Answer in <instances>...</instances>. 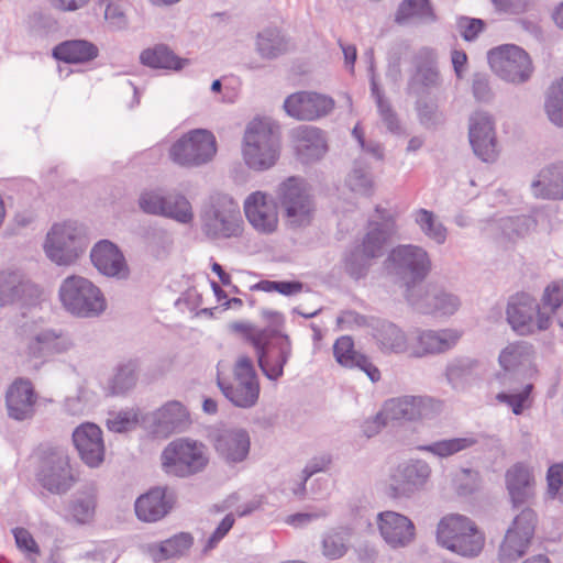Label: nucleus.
<instances>
[{
  "instance_id": "f257e3e1",
  "label": "nucleus",
  "mask_w": 563,
  "mask_h": 563,
  "mask_svg": "<svg viewBox=\"0 0 563 563\" xmlns=\"http://www.w3.org/2000/svg\"><path fill=\"white\" fill-rule=\"evenodd\" d=\"M243 158L254 170L272 168L280 156V137L277 129L266 120L251 121L244 132Z\"/></svg>"
},
{
  "instance_id": "f03ea898",
  "label": "nucleus",
  "mask_w": 563,
  "mask_h": 563,
  "mask_svg": "<svg viewBox=\"0 0 563 563\" xmlns=\"http://www.w3.org/2000/svg\"><path fill=\"white\" fill-rule=\"evenodd\" d=\"M439 544L462 556H477L484 547L485 538L476 525L467 517L452 514L444 516L437 528Z\"/></svg>"
},
{
  "instance_id": "7ed1b4c3",
  "label": "nucleus",
  "mask_w": 563,
  "mask_h": 563,
  "mask_svg": "<svg viewBox=\"0 0 563 563\" xmlns=\"http://www.w3.org/2000/svg\"><path fill=\"white\" fill-rule=\"evenodd\" d=\"M277 199L288 228L296 230L312 223L317 206L302 178L292 176L284 180L278 186Z\"/></svg>"
},
{
  "instance_id": "20e7f679",
  "label": "nucleus",
  "mask_w": 563,
  "mask_h": 563,
  "mask_svg": "<svg viewBox=\"0 0 563 563\" xmlns=\"http://www.w3.org/2000/svg\"><path fill=\"white\" fill-rule=\"evenodd\" d=\"M58 295L65 310L78 318L99 317L107 308L99 287L82 276L66 277L59 286Z\"/></svg>"
},
{
  "instance_id": "39448f33",
  "label": "nucleus",
  "mask_w": 563,
  "mask_h": 563,
  "mask_svg": "<svg viewBox=\"0 0 563 563\" xmlns=\"http://www.w3.org/2000/svg\"><path fill=\"white\" fill-rule=\"evenodd\" d=\"M16 333L25 343L27 354L34 358L66 353L74 346L68 333L44 328L41 319L27 318L24 314Z\"/></svg>"
},
{
  "instance_id": "423d86ee",
  "label": "nucleus",
  "mask_w": 563,
  "mask_h": 563,
  "mask_svg": "<svg viewBox=\"0 0 563 563\" xmlns=\"http://www.w3.org/2000/svg\"><path fill=\"white\" fill-rule=\"evenodd\" d=\"M168 475L187 478L205 471L209 463L206 446L198 441L181 438L166 445L161 456Z\"/></svg>"
},
{
  "instance_id": "0eeeda50",
  "label": "nucleus",
  "mask_w": 563,
  "mask_h": 563,
  "mask_svg": "<svg viewBox=\"0 0 563 563\" xmlns=\"http://www.w3.org/2000/svg\"><path fill=\"white\" fill-rule=\"evenodd\" d=\"M35 478L42 488L53 495H65L76 483L69 456L62 448L40 450Z\"/></svg>"
},
{
  "instance_id": "6e6552de",
  "label": "nucleus",
  "mask_w": 563,
  "mask_h": 563,
  "mask_svg": "<svg viewBox=\"0 0 563 563\" xmlns=\"http://www.w3.org/2000/svg\"><path fill=\"white\" fill-rule=\"evenodd\" d=\"M218 387L223 396L235 407L252 408L260 397V382L253 360L240 355L232 367V379L218 376Z\"/></svg>"
},
{
  "instance_id": "1a4fd4ad",
  "label": "nucleus",
  "mask_w": 563,
  "mask_h": 563,
  "mask_svg": "<svg viewBox=\"0 0 563 563\" xmlns=\"http://www.w3.org/2000/svg\"><path fill=\"white\" fill-rule=\"evenodd\" d=\"M87 238L75 222L55 223L46 234L44 251L57 265L75 263L86 251Z\"/></svg>"
},
{
  "instance_id": "9d476101",
  "label": "nucleus",
  "mask_w": 563,
  "mask_h": 563,
  "mask_svg": "<svg viewBox=\"0 0 563 563\" xmlns=\"http://www.w3.org/2000/svg\"><path fill=\"white\" fill-rule=\"evenodd\" d=\"M388 269L404 286L406 297L412 295L411 287L421 283L431 269V261L426 250L417 245H398L387 257Z\"/></svg>"
},
{
  "instance_id": "9b49d317",
  "label": "nucleus",
  "mask_w": 563,
  "mask_h": 563,
  "mask_svg": "<svg viewBox=\"0 0 563 563\" xmlns=\"http://www.w3.org/2000/svg\"><path fill=\"white\" fill-rule=\"evenodd\" d=\"M506 320L519 335L545 331L551 325V316L542 311L537 299L527 292H517L509 297Z\"/></svg>"
},
{
  "instance_id": "f8f14e48",
  "label": "nucleus",
  "mask_w": 563,
  "mask_h": 563,
  "mask_svg": "<svg viewBox=\"0 0 563 563\" xmlns=\"http://www.w3.org/2000/svg\"><path fill=\"white\" fill-rule=\"evenodd\" d=\"M253 347L262 373L269 380L277 382L284 375V367L292 354L290 338L269 329L263 339L260 336L253 340Z\"/></svg>"
},
{
  "instance_id": "ddd939ff",
  "label": "nucleus",
  "mask_w": 563,
  "mask_h": 563,
  "mask_svg": "<svg viewBox=\"0 0 563 563\" xmlns=\"http://www.w3.org/2000/svg\"><path fill=\"white\" fill-rule=\"evenodd\" d=\"M242 219L238 203L227 195L211 198L202 213V230L209 238H232L242 232Z\"/></svg>"
},
{
  "instance_id": "4468645a",
  "label": "nucleus",
  "mask_w": 563,
  "mask_h": 563,
  "mask_svg": "<svg viewBox=\"0 0 563 563\" xmlns=\"http://www.w3.org/2000/svg\"><path fill=\"white\" fill-rule=\"evenodd\" d=\"M217 153L214 135L205 129L191 130L169 148L170 159L184 167H197L209 163Z\"/></svg>"
},
{
  "instance_id": "2eb2a0df",
  "label": "nucleus",
  "mask_w": 563,
  "mask_h": 563,
  "mask_svg": "<svg viewBox=\"0 0 563 563\" xmlns=\"http://www.w3.org/2000/svg\"><path fill=\"white\" fill-rule=\"evenodd\" d=\"M432 470L428 462L411 459L399 464L389 475L386 495L391 499H408L426 489Z\"/></svg>"
},
{
  "instance_id": "dca6fc26",
  "label": "nucleus",
  "mask_w": 563,
  "mask_h": 563,
  "mask_svg": "<svg viewBox=\"0 0 563 563\" xmlns=\"http://www.w3.org/2000/svg\"><path fill=\"white\" fill-rule=\"evenodd\" d=\"M488 62L498 77L511 84L527 82L533 73L530 56L517 45L508 44L490 49Z\"/></svg>"
},
{
  "instance_id": "f3484780",
  "label": "nucleus",
  "mask_w": 563,
  "mask_h": 563,
  "mask_svg": "<svg viewBox=\"0 0 563 563\" xmlns=\"http://www.w3.org/2000/svg\"><path fill=\"white\" fill-rule=\"evenodd\" d=\"M334 108V100L314 91H299L284 101L286 113L301 121H313L328 115Z\"/></svg>"
},
{
  "instance_id": "a211bd4d",
  "label": "nucleus",
  "mask_w": 563,
  "mask_h": 563,
  "mask_svg": "<svg viewBox=\"0 0 563 563\" xmlns=\"http://www.w3.org/2000/svg\"><path fill=\"white\" fill-rule=\"evenodd\" d=\"M212 442L219 457L230 465L243 462L250 453V434L243 428L218 429Z\"/></svg>"
},
{
  "instance_id": "6ab92c4d",
  "label": "nucleus",
  "mask_w": 563,
  "mask_h": 563,
  "mask_svg": "<svg viewBox=\"0 0 563 563\" xmlns=\"http://www.w3.org/2000/svg\"><path fill=\"white\" fill-rule=\"evenodd\" d=\"M468 137L477 157L483 162H494L496 159V135L493 119L488 113L478 111L471 115Z\"/></svg>"
},
{
  "instance_id": "aec40b11",
  "label": "nucleus",
  "mask_w": 563,
  "mask_h": 563,
  "mask_svg": "<svg viewBox=\"0 0 563 563\" xmlns=\"http://www.w3.org/2000/svg\"><path fill=\"white\" fill-rule=\"evenodd\" d=\"M375 210L379 220L368 222L367 232L357 246L376 261L384 255L388 241L397 233V225L394 216L379 206Z\"/></svg>"
},
{
  "instance_id": "412c9836",
  "label": "nucleus",
  "mask_w": 563,
  "mask_h": 563,
  "mask_svg": "<svg viewBox=\"0 0 563 563\" xmlns=\"http://www.w3.org/2000/svg\"><path fill=\"white\" fill-rule=\"evenodd\" d=\"M175 501L173 490L167 487H153L135 500V515L143 522H156L170 512Z\"/></svg>"
},
{
  "instance_id": "4be33fe9",
  "label": "nucleus",
  "mask_w": 563,
  "mask_h": 563,
  "mask_svg": "<svg viewBox=\"0 0 563 563\" xmlns=\"http://www.w3.org/2000/svg\"><path fill=\"white\" fill-rule=\"evenodd\" d=\"M37 396L30 379L16 378L7 389L8 416L16 421L31 419L35 413Z\"/></svg>"
},
{
  "instance_id": "5701e85b",
  "label": "nucleus",
  "mask_w": 563,
  "mask_h": 563,
  "mask_svg": "<svg viewBox=\"0 0 563 563\" xmlns=\"http://www.w3.org/2000/svg\"><path fill=\"white\" fill-rule=\"evenodd\" d=\"M73 442L80 459L90 467H97L104 459V444L101 429L90 422L77 427L73 432Z\"/></svg>"
},
{
  "instance_id": "b1692460",
  "label": "nucleus",
  "mask_w": 563,
  "mask_h": 563,
  "mask_svg": "<svg viewBox=\"0 0 563 563\" xmlns=\"http://www.w3.org/2000/svg\"><path fill=\"white\" fill-rule=\"evenodd\" d=\"M377 519L379 532L391 548H405L415 540V525L405 515L396 511H384L377 515Z\"/></svg>"
},
{
  "instance_id": "393cba45",
  "label": "nucleus",
  "mask_w": 563,
  "mask_h": 563,
  "mask_svg": "<svg viewBox=\"0 0 563 563\" xmlns=\"http://www.w3.org/2000/svg\"><path fill=\"white\" fill-rule=\"evenodd\" d=\"M244 212L249 222L260 232L272 233L278 224L276 205L266 194L256 191L244 201Z\"/></svg>"
},
{
  "instance_id": "a878e982",
  "label": "nucleus",
  "mask_w": 563,
  "mask_h": 563,
  "mask_svg": "<svg viewBox=\"0 0 563 563\" xmlns=\"http://www.w3.org/2000/svg\"><path fill=\"white\" fill-rule=\"evenodd\" d=\"M298 159L303 164L321 159L328 152L325 134L317 126L301 125L292 131Z\"/></svg>"
},
{
  "instance_id": "bb28decb",
  "label": "nucleus",
  "mask_w": 563,
  "mask_h": 563,
  "mask_svg": "<svg viewBox=\"0 0 563 563\" xmlns=\"http://www.w3.org/2000/svg\"><path fill=\"white\" fill-rule=\"evenodd\" d=\"M90 258L93 266L104 276L125 278L129 269L123 254L108 240H101L92 247Z\"/></svg>"
},
{
  "instance_id": "cd10ccee",
  "label": "nucleus",
  "mask_w": 563,
  "mask_h": 563,
  "mask_svg": "<svg viewBox=\"0 0 563 563\" xmlns=\"http://www.w3.org/2000/svg\"><path fill=\"white\" fill-rule=\"evenodd\" d=\"M371 335L383 354H402L409 350L407 334L391 321L373 319Z\"/></svg>"
},
{
  "instance_id": "c85d7f7f",
  "label": "nucleus",
  "mask_w": 563,
  "mask_h": 563,
  "mask_svg": "<svg viewBox=\"0 0 563 563\" xmlns=\"http://www.w3.org/2000/svg\"><path fill=\"white\" fill-rule=\"evenodd\" d=\"M536 350L533 345L526 341H518L508 344L499 354V364L504 369V374L498 377L506 379L508 374L523 373L533 371V360Z\"/></svg>"
},
{
  "instance_id": "c756f323",
  "label": "nucleus",
  "mask_w": 563,
  "mask_h": 563,
  "mask_svg": "<svg viewBox=\"0 0 563 563\" xmlns=\"http://www.w3.org/2000/svg\"><path fill=\"white\" fill-rule=\"evenodd\" d=\"M459 339L460 334L457 331L451 329L419 331L410 355L420 358L427 355L444 353L451 350Z\"/></svg>"
},
{
  "instance_id": "7c9ffc66",
  "label": "nucleus",
  "mask_w": 563,
  "mask_h": 563,
  "mask_svg": "<svg viewBox=\"0 0 563 563\" xmlns=\"http://www.w3.org/2000/svg\"><path fill=\"white\" fill-rule=\"evenodd\" d=\"M506 486L514 508L529 505L534 496V482L530 470L521 464H515L506 473Z\"/></svg>"
},
{
  "instance_id": "2f4dec72",
  "label": "nucleus",
  "mask_w": 563,
  "mask_h": 563,
  "mask_svg": "<svg viewBox=\"0 0 563 563\" xmlns=\"http://www.w3.org/2000/svg\"><path fill=\"white\" fill-rule=\"evenodd\" d=\"M333 354L338 363L350 368H360L368 378L375 383L380 379L379 369L371 362V360L354 350V342L351 336L339 338L333 345Z\"/></svg>"
},
{
  "instance_id": "473e14b6",
  "label": "nucleus",
  "mask_w": 563,
  "mask_h": 563,
  "mask_svg": "<svg viewBox=\"0 0 563 563\" xmlns=\"http://www.w3.org/2000/svg\"><path fill=\"white\" fill-rule=\"evenodd\" d=\"M534 197L550 200L563 199V162L544 166L531 184Z\"/></svg>"
},
{
  "instance_id": "72a5a7b5",
  "label": "nucleus",
  "mask_w": 563,
  "mask_h": 563,
  "mask_svg": "<svg viewBox=\"0 0 563 563\" xmlns=\"http://www.w3.org/2000/svg\"><path fill=\"white\" fill-rule=\"evenodd\" d=\"M394 21L398 25H430L438 21L431 0H402L395 13Z\"/></svg>"
},
{
  "instance_id": "f704fd0d",
  "label": "nucleus",
  "mask_w": 563,
  "mask_h": 563,
  "mask_svg": "<svg viewBox=\"0 0 563 563\" xmlns=\"http://www.w3.org/2000/svg\"><path fill=\"white\" fill-rule=\"evenodd\" d=\"M441 86L440 74L432 60L418 63L408 81V93L417 97H431Z\"/></svg>"
},
{
  "instance_id": "c9c22d12",
  "label": "nucleus",
  "mask_w": 563,
  "mask_h": 563,
  "mask_svg": "<svg viewBox=\"0 0 563 563\" xmlns=\"http://www.w3.org/2000/svg\"><path fill=\"white\" fill-rule=\"evenodd\" d=\"M427 399L419 396H404L385 402L383 411L388 421H412L421 418L426 411Z\"/></svg>"
},
{
  "instance_id": "e433bc0d",
  "label": "nucleus",
  "mask_w": 563,
  "mask_h": 563,
  "mask_svg": "<svg viewBox=\"0 0 563 563\" xmlns=\"http://www.w3.org/2000/svg\"><path fill=\"white\" fill-rule=\"evenodd\" d=\"M98 54V47L92 42L82 38L64 41L57 44L52 52L54 58L69 64L90 62Z\"/></svg>"
},
{
  "instance_id": "4c0bfd02",
  "label": "nucleus",
  "mask_w": 563,
  "mask_h": 563,
  "mask_svg": "<svg viewBox=\"0 0 563 563\" xmlns=\"http://www.w3.org/2000/svg\"><path fill=\"white\" fill-rule=\"evenodd\" d=\"M407 300L423 313L438 312L441 314H453L461 306L460 298L444 289H433L423 301L416 300L413 295H408Z\"/></svg>"
},
{
  "instance_id": "58836bf2",
  "label": "nucleus",
  "mask_w": 563,
  "mask_h": 563,
  "mask_svg": "<svg viewBox=\"0 0 563 563\" xmlns=\"http://www.w3.org/2000/svg\"><path fill=\"white\" fill-rule=\"evenodd\" d=\"M144 66L154 69L181 70L189 64L187 58L178 57L167 45L157 44L154 47L144 49L140 55Z\"/></svg>"
},
{
  "instance_id": "ea45409f",
  "label": "nucleus",
  "mask_w": 563,
  "mask_h": 563,
  "mask_svg": "<svg viewBox=\"0 0 563 563\" xmlns=\"http://www.w3.org/2000/svg\"><path fill=\"white\" fill-rule=\"evenodd\" d=\"M194 538L188 532H179L158 544L150 547V554L155 562L183 556L192 545Z\"/></svg>"
},
{
  "instance_id": "a19ab883",
  "label": "nucleus",
  "mask_w": 563,
  "mask_h": 563,
  "mask_svg": "<svg viewBox=\"0 0 563 563\" xmlns=\"http://www.w3.org/2000/svg\"><path fill=\"white\" fill-rule=\"evenodd\" d=\"M256 49L261 57L274 59L289 51V41L277 27H267L257 34Z\"/></svg>"
},
{
  "instance_id": "79ce46f5",
  "label": "nucleus",
  "mask_w": 563,
  "mask_h": 563,
  "mask_svg": "<svg viewBox=\"0 0 563 563\" xmlns=\"http://www.w3.org/2000/svg\"><path fill=\"white\" fill-rule=\"evenodd\" d=\"M155 422L167 431H181L189 423V413L178 400H170L155 412Z\"/></svg>"
},
{
  "instance_id": "37998d69",
  "label": "nucleus",
  "mask_w": 563,
  "mask_h": 563,
  "mask_svg": "<svg viewBox=\"0 0 563 563\" xmlns=\"http://www.w3.org/2000/svg\"><path fill=\"white\" fill-rule=\"evenodd\" d=\"M97 506V493L93 487L78 490L69 501L68 511L74 521L86 525L92 521Z\"/></svg>"
},
{
  "instance_id": "c03bdc74",
  "label": "nucleus",
  "mask_w": 563,
  "mask_h": 563,
  "mask_svg": "<svg viewBox=\"0 0 563 563\" xmlns=\"http://www.w3.org/2000/svg\"><path fill=\"white\" fill-rule=\"evenodd\" d=\"M346 187L361 196H372L374 190V179L368 163L358 157L353 162L352 168L345 178Z\"/></svg>"
},
{
  "instance_id": "a18cd8bd",
  "label": "nucleus",
  "mask_w": 563,
  "mask_h": 563,
  "mask_svg": "<svg viewBox=\"0 0 563 563\" xmlns=\"http://www.w3.org/2000/svg\"><path fill=\"white\" fill-rule=\"evenodd\" d=\"M139 367L136 360H128L120 363L115 368L113 377L109 380L108 394L120 396L131 390L136 385Z\"/></svg>"
},
{
  "instance_id": "49530a36",
  "label": "nucleus",
  "mask_w": 563,
  "mask_h": 563,
  "mask_svg": "<svg viewBox=\"0 0 563 563\" xmlns=\"http://www.w3.org/2000/svg\"><path fill=\"white\" fill-rule=\"evenodd\" d=\"M375 260L362 251L357 245L344 252L342 256L343 271L354 280L367 276Z\"/></svg>"
},
{
  "instance_id": "de8ad7c7",
  "label": "nucleus",
  "mask_w": 563,
  "mask_h": 563,
  "mask_svg": "<svg viewBox=\"0 0 563 563\" xmlns=\"http://www.w3.org/2000/svg\"><path fill=\"white\" fill-rule=\"evenodd\" d=\"M478 443L475 437L452 438L420 445V451L429 452L441 459L452 456L461 451L467 450Z\"/></svg>"
},
{
  "instance_id": "09e8293b",
  "label": "nucleus",
  "mask_w": 563,
  "mask_h": 563,
  "mask_svg": "<svg viewBox=\"0 0 563 563\" xmlns=\"http://www.w3.org/2000/svg\"><path fill=\"white\" fill-rule=\"evenodd\" d=\"M478 361L470 357H460L451 361L445 368V376L454 387H462L468 380L475 378Z\"/></svg>"
},
{
  "instance_id": "8fccbe9b",
  "label": "nucleus",
  "mask_w": 563,
  "mask_h": 563,
  "mask_svg": "<svg viewBox=\"0 0 563 563\" xmlns=\"http://www.w3.org/2000/svg\"><path fill=\"white\" fill-rule=\"evenodd\" d=\"M531 540H525V537L518 534L515 529H507L504 541L498 551L500 563H514L523 556L529 548Z\"/></svg>"
},
{
  "instance_id": "3c124183",
  "label": "nucleus",
  "mask_w": 563,
  "mask_h": 563,
  "mask_svg": "<svg viewBox=\"0 0 563 563\" xmlns=\"http://www.w3.org/2000/svg\"><path fill=\"white\" fill-rule=\"evenodd\" d=\"M415 221L427 238L439 245L445 242L448 230L432 211L427 209L417 210Z\"/></svg>"
},
{
  "instance_id": "603ef678",
  "label": "nucleus",
  "mask_w": 563,
  "mask_h": 563,
  "mask_svg": "<svg viewBox=\"0 0 563 563\" xmlns=\"http://www.w3.org/2000/svg\"><path fill=\"white\" fill-rule=\"evenodd\" d=\"M30 286L23 283L15 272H0V306L12 303L21 299L22 294Z\"/></svg>"
},
{
  "instance_id": "864d4df0",
  "label": "nucleus",
  "mask_w": 563,
  "mask_h": 563,
  "mask_svg": "<svg viewBox=\"0 0 563 563\" xmlns=\"http://www.w3.org/2000/svg\"><path fill=\"white\" fill-rule=\"evenodd\" d=\"M164 217L188 224L194 219L191 205L181 194H168L166 195Z\"/></svg>"
},
{
  "instance_id": "5fc2aeb1",
  "label": "nucleus",
  "mask_w": 563,
  "mask_h": 563,
  "mask_svg": "<svg viewBox=\"0 0 563 563\" xmlns=\"http://www.w3.org/2000/svg\"><path fill=\"white\" fill-rule=\"evenodd\" d=\"M533 389L532 384H526L521 390H514L510 393L501 391L496 395V399L508 405L516 416L523 412L525 409L530 408L532 399L530 397Z\"/></svg>"
},
{
  "instance_id": "6e6d98bb",
  "label": "nucleus",
  "mask_w": 563,
  "mask_h": 563,
  "mask_svg": "<svg viewBox=\"0 0 563 563\" xmlns=\"http://www.w3.org/2000/svg\"><path fill=\"white\" fill-rule=\"evenodd\" d=\"M416 109L420 123L428 129L443 122L442 112L431 97H417Z\"/></svg>"
},
{
  "instance_id": "4d7b16f0",
  "label": "nucleus",
  "mask_w": 563,
  "mask_h": 563,
  "mask_svg": "<svg viewBox=\"0 0 563 563\" xmlns=\"http://www.w3.org/2000/svg\"><path fill=\"white\" fill-rule=\"evenodd\" d=\"M545 111L552 123L563 126V78L550 88Z\"/></svg>"
},
{
  "instance_id": "13d9d810",
  "label": "nucleus",
  "mask_w": 563,
  "mask_h": 563,
  "mask_svg": "<svg viewBox=\"0 0 563 563\" xmlns=\"http://www.w3.org/2000/svg\"><path fill=\"white\" fill-rule=\"evenodd\" d=\"M537 525V515L534 510L526 505L521 511L516 515L511 526L508 529H515L525 540H532Z\"/></svg>"
},
{
  "instance_id": "bf43d9fd",
  "label": "nucleus",
  "mask_w": 563,
  "mask_h": 563,
  "mask_svg": "<svg viewBox=\"0 0 563 563\" xmlns=\"http://www.w3.org/2000/svg\"><path fill=\"white\" fill-rule=\"evenodd\" d=\"M537 225V221L531 216L510 217L503 222V231L509 238H520L529 233Z\"/></svg>"
},
{
  "instance_id": "052dcab7",
  "label": "nucleus",
  "mask_w": 563,
  "mask_h": 563,
  "mask_svg": "<svg viewBox=\"0 0 563 563\" xmlns=\"http://www.w3.org/2000/svg\"><path fill=\"white\" fill-rule=\"evenodd\" d=\"M104 5V19L113 30H122L128 25V18L120 0H99Z\"/></svg>"
},
{
  "instance_id": "680f3d73",
  "label": "nucleus",
  "mask_w": 563,
  "mask_h": 563,
  "mask_svg": "<svg viewBox=\"0 0 563 563\" xmlns=\"http://www.w3.org/2000/svg\"><path fill=\"white\" fill-rule=\"evenodd\" d=\"M31 30L37 35L44 36L58 30L57 20L47 12L35 11L29 16Z\"/></svg>"
},
{
  "instance_id": "e2e57ef3",
  "label": "nucleus",
  "mask_w": 563,
  "mask_h": 563,
  "mask_svg": "<svg viewBox=\"0 0 563 563\" xmlns=\"http://www.w3.org/2000/svg\"><path fill=\"white\" fill-rule=\"evenodd\" d=\"M166 196L155 190L144 191L139 198L140 209L154 216H163L165 211Z\"/></svg>"
},
{
  "instance_id": "0e129e2a",
  "label": "nucleus",
  "mask_w": 563,
  "mask_h": 563,
  "mask_svg": "<svg viewBox=\"0 0 563 563\" xmlns=\"http://www.w3.org/2000/svg\"><path fill=\"white\" fill-rule=\"evenodd\" d=\"M541 302L542 311L549 314L560 309L563 302V283L556 280L548 285L544 289Z\"/></svg>"
},
{
  "instance_id": "69168bd1",
  "label": "nucleus",
  "mask_w": 563,
  "mask_h": 563,
  "mask_svg": "<svg viewBox=\"0 0 563 563\" xmlns=\"http://www.w3.org/2000/svg\"><path fill=\"white\" fill-rule=\"evenodd\" d=\"M472 92L476 101L488 103L494 99L490 85V76L485 73H476L472 78Z\"/></svg>"
},
{
  "instance_id": "338daca9",
  "label": "nucleus",
  "mask_w": 563,
  "mask_h": 563,
  "mask_svg": "<svg viewBox=\"0 0 563 563\" xmlns=\"http://www.w3.org/2000/svg\"><path fill=\"white\" fill-rule=\"evenodd\" d=\"M457 30L461 36L467 41H474L478 34L484 30L485 22L481 19L460 16L456 22Z\"/></svg>"
},
{
  "instance_id": "774afa93",
  "label": "nucleus",
  "mask_w": 563,
  "mask_h": 563,
  "mask_svg": "<svg viewBox=\"0 0 563 563\" xmlns=\"http://www.w3.org/2000/svg\"><path fill=\"white\" fill-rule=\"evenodd\" d=\"M547 479L548 489L551 496H556L561 501H563V464H554L550 466Z\"/></svg>"
}]
</instances>
